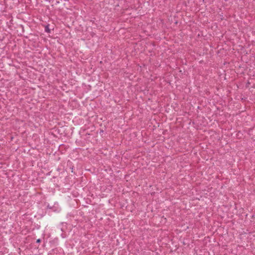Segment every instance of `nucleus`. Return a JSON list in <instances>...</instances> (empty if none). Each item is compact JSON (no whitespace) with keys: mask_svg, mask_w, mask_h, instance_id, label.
Listing matches in <instances>:
<instances>
[{"mask_svg":"<svg viewBox=\"0 0 255 255\" xmlns=\"http://www.w3.org/2000/svg\"><path fill=\"white\" fill-rule=\"evenodd\" d=\"M40 242V239H38V240H37V242Z\"/></svg>","mask_w":255,"mask_h":255,"instance_id":"1","label":"nucleus"}]
</instances>
